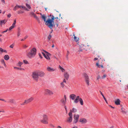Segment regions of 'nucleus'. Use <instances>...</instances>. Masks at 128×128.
Instances as JSON below:
<instances>
[{
  "instance_id": "obj_43",
  "label": "nucleus",
  "mask_w": 128,
  "mask_h": 128,
  "mask_svg": "<svg viewBox=\"0 0 128 128\" xmlns=\"http://www.w3.org/2000/svg\"><path fill=\"white\" fill-rule=\"evenodd\" d=\"M122 108L121 109V110H122V111H122V112L123 113H124V114H126V112L125 111H124L123 110H122Z\"/></svg>"
},
{
  "instance_id": "obj_12",
  "label": "nucleus",
  "mask_w": 128,
  "mask_h": 128,
  "mask_svg": "<svg viewBox=\"0 0 128 128\" xmlns=\"http://www.w3.org/2000/svg\"><path fill=\"white\" fill-rule=\"evenodd\" d=\"M37 71L38 72V76H39L40 77H42L44 76L45 73L39 70Z\"/></svg>"
},
{
  "instance_id": "obj_17",
  "label": "nucleus",
  "mask_w": 128,
  "mask_h": 128,
  "mask_svg": "<svg viewBox=\"0 0 128 128\" xmlns=\"http://www.w3.org/2000/svg\"><path fill=\"white\" fill-rule=\"evenodd\" d=\"M8 101H7V102L8 103H15V100L14 99L11 98L9 99L8 100Z\"/></svg>"
},
{
  "instance_id": "obj_5",
  "label": "nucleus",
  "mask_w": 128,
  "mask_h": 128,
  "mask_svg": "<svg viewBox=\"0 0 128 128\" xmlns=\"http://www.w3.org/2000/svg\"><path fill=\"white\" fill-rule=\"evenodd\" d=\"M79 116V115L78 114H74V120L73 121L74 124H76L78 122V120Z\"/></svg>"
},
{
  "instance_id": "obj_27",
  "label": "nucleus",
  "mask_w": 128,
  "mask_h": 128,
  "mask_svg": "<svg viewBox=\"0 0 128 128\" xmlns=\"http://www.w3.org/2000/svg\"><path fill=\"white\" fill-rule=\"evenodd\" d=\"M73 36H74V40L76 42H77L79 40V38H77L76 36H75V35L74 34H73Z\"/></svg>"
},
{
  "instance_id": "obj_29",
  "label": "nucleus",
  "mask_w": 128,
  "mask_h": 128,
  "mask_svg": "<svg viewBox=\"0 0 128 128\" xmlns=\"http://www.w3.org/2000/svg\"><path fill=\"white\" fill-rule=\"evenodd\" d=\"M79 100L80 102V104L82 105L83 104V102L82 99L81 98H79Z\"/></svg>"
},
{
  "instance_id": "obj_26",
  "label": "nucleus",
  "mask_w": 128,
  "mask_h": 128,
  "mask_svg": "<svg viewBox=\"0 0 128 128\" xmlns=\"http://www.w3.org/2000/svg\"><path fill=\"white\" fill-rule=\"evenodd\" d=\"M9 58V56L8 55H5L4 56V58L6 60H8Z\"/></svg>"
},
{
  "instance_id": "obj_39",
  "label": "nucleus",
  "mask_w": 128,
  "mask_h": 128,
  "mask_svg": "<svg viewBox=\"0 0 128 128\" xmlns=\"http://www.w3.org/2000/svg\"><path fill=\"white\" fill-rule=\"evenodd\" d=\"M100 94L102 96L103 98L104 99L105 98H105V97H104V95L103 94H102V92H101L100 91Z\"/></svg>"
},
{
  "instance_id": "obj_14",
  "label": "nucleus",
  "mask_w": 128,
  "mask_h": 128,
  "mask_svg": "<svg viewBox=\"0 0 128 128\" xmlns=\"http://www.w3.org/2000/svg\"><path fill=\"white\" fill-rule=\"evenodd\" d=\"M79 122L82 124H84L87 122V120L86 119L82 118L80 119Z\"/></svg>"
},
{
  "instance_id": "obj_59",
  "label": "nucleus",
  "mask_w": 128,
  "mask_h": 128,
  "mask_svg": "<svg viewBox=\"0 0 128 128\" xmlns=\"http://www.w3.org/2000/svg\"><path fill=\"white\" fill-rule=\"evenodd\" d=\"M28 46L27 45H24V48H27Z\"/></svg>"
},
{
  "instance_id": "obj_36",
  "label": "nucleus",
  "mask_w": 128,
  "mask_h": 128,
  "mask_svg": "<svg viewBox=\"0 0 128 128\" xmlns=\"http://www.w3.org/2000/svg\"><path fill=\"white\" fill-rule=\"evenodd\" d=\"M20 30H18V34H17V36H19L20 35Z\"/></svg>"
},
{
  "instance_id": "obj_20",
  "label": "nucleus",
  "mask_w": 128,
  "mask_h": 128,
  "mask_svg": "<svg viewBox=\"0 0 128 128\" xmlns=\"http://www.w3.org/2000/svg\"><path fill=\"white\" fill-rule=\"evenodd\" d=\"M6 22V20H0V24L2 26V25H4L5 24Z\"/></svg>"
},
{
  "instance_id": "obj_34",
  "label": "nucleus",
  "mask_w": 128,
  "mask_h": 128,
  "mask_svg": "<svg viewBox=\"0 0 128 128\" xmlns=\"http://www.w3.org/2000/svg\"><path fill=\"white\" fill-rule=\"evenodd\" d=\"M59 67L62 72H64L65 71L64 69L60 66H59Z\"/></svg>"
},
{
  "instance_id": "obj_51",
  "label": "nucleus",
  "mask_w": 128,
  "mask_h": 128,
  "mask_svg": "<svg viewBox=\"0 0 128 128\" xmlns=\"http://www.w3.org/2000/svg\"><path fill=\"white\" fill-rule=\"evenodd\" d=\"M7 16L8 18H10L11 16V14H9Z\"/></svg>"
},
{
  "instance_id": "obj_57",
  "label": "nucleus",
  "mask_w": 128,
  "mask_h": 128,
  "mask_svg": "<svg viewBox=\"0 0 128 128\" xmlns=\"http://www.w3.org/2000/svg\"><path fill=\"white\" fill-rule=\"evenodd\" d=\"M100 76H98L97 77L96 80H98V79L100 78Z\"/></svg>"
},
{
  "instance_id": "obj_16",
  "label": "nucleus",
  "mask_w": 128,
  "mask_h": 128,
  "mask_svg": "<svg viewBox=\"0 0 128 128\" xmlns=\"http://www.w3.org/2000/svg\"><path fill=\"white\" fill-rule=\"evenodd\" d=\"M77 112V110L76 108H72V109L70 110V112H69V114H72V113H75Z\"/></svg>"
},
{
  "instance_id": "obj_40",
  "label": "nucleus",
  "mask_w": 128,
  "mask_h": 128,
  "mask_svg": "<svg viewBox=\"0 0 128 128\" xmlns=\"http://www.w3.org/2000/svg\"><path fill=\"white\" fill-rule=\"evenodd\" d=\"M30 15L32 16H34L35 14L33 12H31L30 13Z\"/></svg>"
},
{
  "instance_id": "obj_61",
  "label": "nucleus",
  "mask_w": 128,
  "mask_h": 128,
  "mask_svg": "<svg viewBox=\"0 0 128 128\" xmlns=\"http://www.w3.org/2000/svg\"><path fill=\"white\" fill-rule=\"evenodd\" d=\"M104 99V100H105V101H106V103L107 104H108V102H107V100H106V98H105V99Z\"/></svg>"
},
{
  "instance_id": "obj_42",
  "label": "nucleus",
  "mask_w": 128,
  "mask_h": 128,
  "mask_svg": "<svg viewBox=\"0 0 128 128\" xmlns=\"http://www.w3.org/2000/svg\"><path fill=\"white\" fill-rule=\"evenodd\" d=\"M14 46V44H12L10 46V48H13Z\"/></svg>"
},
{
  "instance_id": "obj_35",
  "label": "nucleus",
  "mask_w": 128,
  "mask_h": 128,
  "mask_svg": "<svg viewBox=\"0 0 128 128\" xmlns=\"http://www.w3.org/2000/svg\"><path fill=\"white\" fill-rule=\"evenodd\" d=\"M24 11L23 10H20L18 12V13L19 14H21Z\"/></svg>"
},
{
  "instance_id": "obj_21",
  "label": "nucleus",
  "mask_w": 128,
  "mask_h": 128,
  "mask_svg": "<svg viewBox=\"0 0 128 128\" xmlns=\"http://www.w3.org/2000/svg\"><path fill=\"white\" fill-rule=\"evenodd\" d=\"M80 97L79 96H78L76 97V98L75 99L74 101V102L75 103H77L78 102L79 100Z\"/></svg>"
},
{
  "instance_id": "obj_54",
  "label": "nucleus",
  "mask_w": 128,
  "mask_h": 128,
  "mask_svg": "<svg viewBox=\"0 0 128 128\" xmlns=\"http://www.w3.org/2000/svg\"><path fill=\"white\" fill-rule=\"evenodd\" d=\"M64 106V108H65V109L66 111L67 110L66 107V106H65V105Z\"/></svg>"
},
{
  "instance_id": "obj_10",
  "label": "nucleus",
  "mask_w": 128,
  "mask_h": 128,
  "mask_svg": "<svg viewBox=\"0 0 128 128\" xmlns=\"http://www.w3.org/2000/svg\"><path fill=\"white\" fill-rule=\"evenodd\" d=\"M26 7L25 8L24 7V10L27 11H30V10L31 8V7L29 4L26 3Z\"/></svg>"
},
{
  "instance_id": "obj_28",
  "label": "nucleus",
  "mask_w": 128,
  "mask_h": 128,
  "mask_svg": "<svg viewBox=\"0 0 128 128\" xmlns=\"http://www.w3.org/2000/svg\"><path fill=\"white\" fill-rule=\"evenodd\" d=\"M43 51L46 54V55L47 56H48V57H50V56H51V54L48 52L44 50H43Z\"/></svg>"
},
{
  "instance_id": "obj_7",
  "label": "nucleus",
  "mask_w": 128,
  "mask_h": 128,
  "mask_svg": "<svg viewBox=\"0 0 128 128\" xmlns=\"http://www.w3.org/2000/svg\"><path fill=\"white\" fill-rule=\"evenodd\" d=\"M64 98H63L61 99L60 100V102L64 105H65L66 102V95H64Z\"/></svg>"
},
{
  "instance_id": "obj_13",
  "label": "nucleus",
  "mask_w": 128,
  "mask_h": 128,
  "mask_svg": "<svg viewBox=\"0 0 128 128\" xmlns=\"http://www.w3.org/2000/svg\"><path fill=\"white\" fill-rule=\"evenodd\" d=\"M24 8V6H19L16 5L15 6L13 10L14 11H16L17 10L18 8Z\"/></svg>"
},
{
  "instance_id": "obj_22",
  "label": "nucleus",
  "mask_w": 128,
  "mask_h": 128,
  "mask_svg": "<svg viewBox=\"0 0 128 128\" xmlns=\"http://www.w3.org/2000/svg\"><path fill=\"white\" fill-rule=\"evenodd\" d=\"M64 76L66 80H68L69 75L67 72H64Z\"/></svg>"
},
{
  "instance_id": "obj_9",
  "label": "nucleus",
  "mask_w": 128,
  "mask_h": 128,
  "mask_svg": "<svg viewBox=\"0 0 128 128\" xmlns=\"http://www.w3.org/2000/svg\"><path fill=\"white\" fill-rule=\"evenodd\" d=\"M85 48V46L84 45H82L80 47L79 50H78V52L79 53H80L82 52L83 50H84Z\"/></svg>"
},
{
  "instance_id": "obj_1",
  "label": "nucleus",
  "mask_w": 128,
  "mask_h": 128,
  "mask_svg": "<svg viewBox=\"0 0 128 128\" xmlns=\"http://www.w3.org/2000/svg\"><path fill=\"white\" fill-rule=\"evenodd\" d=\"M41 17L43 20H44V22L47 23L46 25L50 29H52L53 26V24H54V17L51 18V19L50 18L48 19L47 20H46V18H47L44 14H40Z\"/></svg>"
},
{
  "instance_id": "obj_53",
  "label": "nucleus",
  "mask_w": 128,
  "mask_h": 128,
  "mask_svg": "<svg viewBox=\"0 0 128 128\" xmlns=\"http://www.w3.org/2000/svg\"><path fill=\"white\" fill-rule=\"evenodd\" d=\"M28 37V36L27 35H26L25 37H24V40L27 38Z\"/></svg>"
},
{
  "instance_id": "obj_31",
  "label": "nucleus",
  "mask_w": 128,
  "mask_h": 128,
  "mask_svg": "<svg viewBox=\"0 0 128 128\" xmlns=\"http://www.w3.org/2000/svg\"><path fill=\"white\" fill-rule=\"evenodd\" d=\"M14 68L15 69H17L18 70H24V69L22 68H19L16 67H14Z\"/></svg>"
},
{
  "instance_id": "obj_38",
  "label": "nucleus",
  "mask_w": 128,
  "mask_h": 128,
  "mask_svg": "<svg viewBox=\"0 0 128 128\" xmlns=\"http://www.w3.org/2000/svg\"><path fill=\"white\" fill-rule=\"evenodd\" d=\"M33 17H34L35 18H36L37 20H39V18L36 15V14L34 15V16Z\"/></svg>"
},
{
  "instance_id": "obj_6",
  "label": "nucleus",
  "mask_w": 128,
  "mask_h": 128,
  "mask_svg": "<svg viewBox=\"0 0 128 128\" xmlns=\"http://www.w3.org/2000/svg\"><path fill=\"white\" fill-rule=\"evenodd\" d=\"M34 100V98L32 97L24 100V104H27L31 102Z\"/></svg>"
},
{
  "instance_id": "obj_55",
  "label": "nucleus",
  "mask_w": 128,
  "mask_h": 128,
  "mask_svg": "<svg viewBox=\"0 0 128 128\" xmlns=\"http://www.w3.org/2000/svg\"><path fill=\"white\" fill-rule=\"evenodd\" d=\"M1 1L4 4L5 3V1L4 0H1Z\"/></svg>"
},
{
  "instance_id": "obj_32",
  "label": "nucleus",
  "mask_w": 128,
  "mask_h": 128,
  "mask_svg": "<svg viewBox=\"0 0 128 128\" xmlns=\"http://www.w3.org/2000/svg\"><path fill=\"white\" fill-rule=\"evenodd\" d=\"M62 88H64L65 86V84L63 82H61L60 84Z\"/></svg>"
},
{
  "instance_id": "obj_44",
  "label": "nucleus",
  "mask_w": 128,
  "mask_h": 128,
  "mask_svg": "<svg viewBox=\"0 0 128 128\" xmlns=\"http://www.w3.org/2000/svg\"><path fill=\"white\" fill-rule=\"evenodd\" d=\"M51 37H52V36L51 35H49V36L48 37V39L49 40H50V39Z\"/></svg>"
},
{
  "instance_id": "obj_15",
  "label": "nucleus",
  "mask_w": 128,
  "mask_h": 128,
  "mask_svg": "<svg viewBox=\"0 0 128 128\" xmlns=\"http://www.w3.org/2000/svg\"><path fill=\"white\" fill-rule=\"evenodd\" d=\"M45 92L46 94L49 95L52 94H53V92L52 91L48 89L45 90Z\"/></svg>"
},
{
  "instance_id": "obj_50",
  "label": "nucleus",
  "mask_w": 128,
  "mask_h": 128,
  "mask_svg": "<svg viewBox=\"0 0 128 128\" xmlns=\"http://www.w3.org/2000/svg\"><path fill=\"white\" fill-rule=\"evenodd\" d=\"M24 64H28V62L27 60H24Z\"/></svg>"
},
{
  "instance_id": "obj_8",
  "label": "nucleus",
  "mask_w": 128,
  "mask_h": 128,
  "mask_svg": "<svg viewBox=\"0 0 128 128\" xmlns=\"http://www.w3.org/2000/svg\"><path fill=\"white\" fill-rule=\"evenodd\" d=\"M68 114L69 117L68 118L67 121L68 122L70 123L72 122V114L68 113Z\"/></svg>"
},
{
  "instance_id": "obj_45",
  "label": "nucleus",
  "mask_w": 128,
  "mask_h": 128,
  "mask_svg": "<svg viewBox=\"0 0 128 128\" xmlns=\"http://www.w3.org/2000/svg\"><path fill=\"white\" fill-rule=\"evenodd\" d=\"M0 100H2L3 101H4L5 102H6L7 101H6V100H5L4 99H0Z\"/></svg>"
},
{
  "instance_id": "obj_52",
  "label": "nucleus",
  "mask_w": 128,
  "mask_h": 128,
  "mask_svg": "<svg viewBox=\"0 0 128 128\" xmlns=\"http://www.w3.org/2000/svg\"><path fill=\"white\" fill-rule=\"evenodd\" d=\"M8 29H6V30L5 31H3V32H2V33H4V32H7V31H8Z\"/></svg>"
},
{
  "instance_id": "obj_33",
  "label": "nucleus",
  "mask_w": 128,
  "mask_h": 128,
  "mask_svg": "<svg viewBox=\"0 0 128 128\" xmlns=\"http://www.w3.org/2000/svg\"><path fill=\"white\" fill-rule=\"evenodd\" d=\"M23 63L22 62H19L17 64V65L18 66H21L22 64Z\"/></svg>"
},
{
  "instance_id": "obj_25",
  "label": "nucleus",
  "mask_w": 128,
  "mask_h": 128,
  "mask_svg": "<svg viewBox=\"0 0 128 128\" xmlns=\"http://www.w3.org/2000/svg\"><path fill=\"white\" fill-rule=\"evenodd\" d=\"M0 62L2 64H3L5 67H6V65L3 59H2L0 60Z\"/></svg>"
},
{
  "instance_id": "obj_4",
  "label": "nucleus",
  "mask_w": 128,
  "mask_h": 128,
  "mask_svg": "<svg viewBox=\"0 0 128 128\" xmlns=\"http://www.w3.org/2000/svg\"><path fill=\"white\" fill-rule=\"evenodd\" d=\"M84 76L85 78V81L86 84L88 86H89L90 84L89 83V78L88 75L86 73L84 74Z\"/></svg>"
},
{
  "instance_id": "obj_24",
  "label": "nucleus",
  "mask_w": 128,
  "mask_h": 128,
  "mask_svg": "<svg viewBox=\"0 0 128 128\" xmlns=\"http://www.w3.org/2000/svg\"><path fill=\"white\" fill-rule=\"evenodd\" d=\"M120 101L119 99H116L115 102V104L116 105H119L120 104Z\"/></svg>"
},
{
  "instance_id": "obj_3",
  "label": "nucleus",
  "mask_w": 128,
  "mask_h": 128,
  "mask_svg": "<svg viewBox=\"0 0 128 128\" xmlns=\"http://www.w3.org/2000/svg\"><path fill=\"white\" fill-rule=\"evenodd\" d=\"M32 76L34 80L37 81L38 80L39 76L37 71H36L32 72Z\"/></svg>"
},
{
  "instance_id": "obj_60",
  "label": "nucleus",
  "mask_w": 128,
  "mask_h": 128,
  "mask_svg": "<svg viewBox=\"0 0 128 128\" xmlns=\"http://www.w3.org/2000/svg\"><path fill=\"white\" fill-rule=\"evenodd\" d=\"M3 52H6H6H7V51L6 50H4Z\"/></svg>"
},
{
  "instance_id": "obj_18",
  "label": "nucleus",
  "mask_w": 128,
  "mask_h": 128,
  "mask_svg": "<svg viewBox=\"0 0 128 128\" xmlns=\"http://www.w3.org/2000/svg\"><path fill=\"white\" fill-rule=\"evenodd\" d=\"M76 97V96L74 94H70V98L72 100H74Z\"/></svg>"
},
{
  "instance_id": "obj_37",
  "label": "nucleus",
  "mask_w": 128,
  "mask_h": 128,
  "mask_svg": "<svg viewBox=\"0 0 128 128\" xmlns=\"http://www.w3.org/2000/svg\"><path fill=\"white\" fill-rule=\"evenodd\" d=\"M4 50L2 48H0V53L2 54Z\"/></svg>"
},
{
  "instance_id": "obj_11",
  "label": "nucleus",
  "mask_w": 128,
  "mask_h": 128,
  "mask_svg": "<svg viewBox=\"0 0 128 128\" xmlns=\"http://www.w3.org/2000/svg\"><path fill=\"white\" fill-rule=\"evenodd\" d=\"M16 19H15L14 20V22L12 25V26L10 27L8 29V31H10V30L13 29L15 26V25L16 23Z\"/></svg>"
},
{
  "instance_id": "obj_63",
  "label": "nucleus",
  "mask_w": 128,
  "mask_h": 128,
  "mask_svg": "<svg viewBox=\"0 0 128 128\" xmlns=\"http://www.w3.org/2000/svg\"><path fill=\"white\" fill-rule=\"evenodd\" d=\"M69 53V52L68 51H67V56H68Z\"/></svg>"
},
{
  "instance_id": "obj_58",
  "label": "nucleus",
  "mask_w": 128,
  "mask_h": 128,
  "mask_svg": "<svg viewBox=\"0 0 128 128\" xmlns=\"http://www.w3.org/2000/svg\"><path fill=\"white\" fill-rule=\"evenodd\" d=\"M43 52L42 51V54L43 55L44 54H45V52L43 50Z\"/></svg>"
},
{
  "instance_id": "obj_56",
  "label": "nucleus",
  "mask_w": 128,
  "mask_h": 128,
  "mask_svg": "<svg viewBox=\"0 0 128 128\" xmlns=\"http://www.w3.org/2000/svg\"><path fill=\"white\" fill-rule=\"evenodd\" d=\"M66 80L65 79H64L63 82H62L66 83Z\"/></svg>"
},
{
  "instance_id": "obj_30",
  "label": "nucleus",
  "mask_w": 128,
  "mask_h": 128,
  "mask_svg": "<svg viewBox=\"0 0 128 128\" xmlns=\"http://www.w3.org/2000/svg\"><path fill=\"white\" fill-rule=\"evenodd\" d=\"M43 119H45V120H48V117L46 115H44L43 116Z\"/></svg>"
},
{
  "instance_id": "obj_47",
  "label": "nucleus",
  "mask_w": 128,
  "mask_h": 128,
  "mask_svg": "<svg viewBox=\"0 0 128 128\" xmlns=\"http://www.w3.org/2000/svg\"><path fill=\"white\" fill-rule=\"evenodd\" d=\"M106 74H104V75H103V76H102V79H104V78H105L106 77Z\"/></svg>"
},
{
  "instance_id": "obj_2",
  "label": "nucleus",
  "mask_w": 128,
  "mask_h": 128,
  "mask_svg": "<svg viewBox=\"0 0 128 128\" xmlns=\"http://www.w3.org/2000/svg\"><path fill=\"white\" fill-rule=\"evenodd\" d=\"M36 48H34L31 49L30 51L28 52L26 55L30 58H32L34 57L36 53Z\"/></svg>"
},
{
  "instance_id": "obj_23",
  "label": "nucleus",
  "mask_w": 128,
  "mask_h": 128,
  "mask_svg": "<svg viewBox=\"0 0 128 128\" xmlns=\"http://www.w3.org/2000/svg\"><path fill=\"white\" fill-rule=\"evenodd\" d=\"M41 122L43 123L44 124H47L48 123V122L47 121V120L43 119L42 120H41Z\"/></svg>"
},
{
  "instance_id": "obj_41",
  "label": "nucleus",
  "mask_w": 128,
  "mask_h": 128,
  "mask_svg": "<svg viewBox=\"0 0 128 128\" xmlns=\"http://www.w3.org/2000/svg\"><path fill=\"white\" fill-rule=\"evenodd\" d=\"M48 60H50V57H48V56H46L45 57Z\"/></svg>"
},
{
  "instance_id": "obj_19",
  "label": "nucleus",
  "mask_w": 128,
  "mask_h": 128,
  "mask_svg": "<svg viewBox=\"0 0 128 128\" xmlns=\"http://www.w3.org/2000/svg\"><path fill=\"white\" fill-rule=\"evenodd\" d=\"M47 69L48 71L49 72H52L55 70V69L52 68L49 66L47 67Z\"/></svg>"
},
{
  "instance_id": "obj_62",
  "label": "nucleus",
  "mask_w": 128,
  "mask_h": 128,
  "mask_svg": "<svg viewBox=\"0 0 128 128\" xmlns=\"http://www.w3.org/2000/svg\"><path fill=\"white\" fill-rule=\"evenodd\" d=\"M98 59V58H94V60H97Z\"/></svg>"
},
{
  "instance_id": "obj_49",
  "label": "nucleus",
  "mask_w": 128,
  "mask_h": 128,
  "mask_svg": "<svg viewBox=\"0 0 128 128\" xmlns=\"http://www.w3.org/2000/svg\"><path fill=\"white\" fill-rule=\"evenodd\" d=\"M38 55H39V56L41 58H42V55H41V54H40L39 53Z\"/></svg>"
},
{
  "instance_id": "obj_64",
  "label": "nucleus",
  "mask_w": 128,
  "mask_h": 128,
  "mask_svg": "<svg viewBox=\"0 0 128 128\" xmlns=\"http://www.w3.org/2000/svg\"><path fill=\"white\" fill-rule=\"evenodd\" d=\"M57 128H62L60 126H58Z\"/></svg>"
},
{
  "instance_id": "obj_46",
  "label": "nucleus",
  "mask_w": 128,
  "mask_h": 128,
  "mask_svg": "<svg viewBox=\"0 0 128 128\" xmlns=\"http://www.w3.org/2000/svg\"><path fill=\"white\" fill-rule=\"evenodd\" d=\"M96 66H98V68H100V65H99L98 63H96Z\"/></svg>"
},
{
  "instance_id": "obj_48",
  "label": "nucleus",
  "mask_w": 128,
  "mask_h": 128,
  "mask_svg": "<svg viewBox=\"0 0 128 128\" xmlns=\"http://www.w3.org/2000/svg\"><path fill=\"white\" fill-rule=\"evenodd\" d=\"M54 17V19H58V17H56L55 18L54 16H52V17Z\"/></svg>"
}]
</instances>
